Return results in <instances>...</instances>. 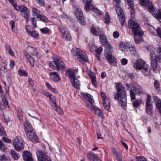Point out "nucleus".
I'll list each match as a JSON object with an SVG mask.
<instances>
[{
	"instance_id": "nucleus-8",
	"label": "nucleus",
	"mask_w": 161,
	"mask_h": 161,
	"mask_svg": "<svg viewBox=\"0 0 161 161\" xmlns=\"http://www.w3.org/2000/svg\"><path fill=\"white\" fill-rule=\"evenodd\" d=\"M24 141L20 136H17L14 138L13 144L15 149L19 151L23 148Z\"/></svg>"
},
{
	"instance_id": "nucleus-58",
	"label": "nucleus",
	"mask_w": 161,
	"mask_h": 161,
	"mask_svg": "<svg viewBox=\"0 0 161 161\" xmlns=\"http://www.w3.org/2000/svg\"><path fill=\"white\" fill-rule=\"evenodd\" d=\"M154 86L155 88L158 90L159 89V84L157 80H155L154 82Z\"/></svg>"
},
{
	"instance_id": "nucleus-50",
	"label": "nucleus",
	"mask_w": 161,
	"mask_h": 161,
	"mask_svg": "<svg viewBox=\"0 0 161 161\" xmlns=\"http://www.w3.org/2000/svg\"><path fill=\"white\" fill-rule=\"evenodd\" d=\"M31 23L32 25H33V26L34 28H35L36 27V18L33 17L31 19Z\"/></svg>"
},
{
	"instance_id": "nucleus-12",
	"label": "nucleus",
	"mask_w": 161,
	"mask_h": 161,
	"mask_svg": "<svg viewBox=\"0 0 161 161\" xmlns=\"http://www.w3.org/2000/svg\"><path fill=\"white\" fill-rule=\"evenodd\" d=\"M158 55L157 56L154 52L150 51V55L151 61L158 60V61L161 62V47H159L157 50Z\"/></svg>"
},
{
	"instance_id": "nucleus-19",
	"label": "nucleus",
	"mask_w": 161,
	"mask_h": 161,
	"mask_svg": "<svg viewBox=\"0 0 161 161\" xmlns=\"http://www.w3.org/2000/svg\"><path fill=\"white\" fill-rule=\"evenodd\" d=\"M49 75L50 76V78L51 80L54 81H58L61 80V78L59 77L58 75L56 72H54L50 73Z\"/></svg>"
},
{
	"instance_id": "nucleus-21",
	"label": "nucleus",
	"mask_w": 161,
	"mask_h": 161,
	"mask_svg": "<svg viewBox=\"0 0 161 161\" xmlns=\"http://www.w3.org/2000/svg\"><path fill=\"white\" fill-rule=\"evenodd\" d=\"M140 4L142 6H147L150 9H152L153 5L152 4L149 2V0H139Z\"/></svg>"
},
{
	"instance_id": "nucleus-4",
	"label": "nucleus",
	"mask_w": 161,
	"mask_h": 161,
	"mask_svg": "<svg viewBox=\"0 0 161 161\" xmlns=\"http://www.w3.org/2000/svg\"><path fill=\"white\" fill-rule=\"evenodd\" d=\"M148 67L147 64L142 61H136L134 64V68L136 70H141L146 76H149L151 75L150 69Z\"/></svg>"
},
{
	"instance_id": "nucleus-9",
	"label": "nucleus",
	"mask_w": 161,
	"mask_h": 161,
	"mask_svg": "<svg viewBox=\"0 0 161 161\" xmlns=\"http://www.w3.org/2000/svg\"><path fill=\"white\" fill-rule=\"evenodd\" d=\"M146 111L150 115L153 114V105L151 102V97L150 95H148L146 101Z\"/></svg>"
},
{
	"instance_id": "nucleus-38",
	"label": "nucleus",
	"mask_w": 161,
	"mask_h": 161,
	"mask_svg": "<svg viewBox=\"0 0 161 161\" xmlns=\"http://www.w3.org/2000/svg\"><path fill=\"white\" fill-rule=\"evenodd\" d=\"M142 103V101L141 99H138L136 100L132 103L133 107L134 108H136L140 106Z\"/></svg>"
},
{
	"instance_id": "nucleus-39",
	"label": "nucleus",
	"mask_w": 161,
	"mask_h": 161,
	"mask_svg": "<svg viewBox=\"0 0 161 161\" xmlns=\"http://www.w3.org/2000/svg\"><path fill=\"white\" fill-rule=\"evenodd\" d=\"M94 112L95 114L97 115L98 117H101L103 118V113L102 112L101 110L98 108H97Z\"/></svg>"
},
{
	"instance_id": "nucleus-49",
	"label": "nucleus",
	"mask_w": 161,
	"mask_h": 161,
	"mask_svg": "<svg viewBox=\"0 0 161 161\" xmlns=\"http://www.w3.org/2000/svg\"><path fill=\"white\" fill-rule=\"evenodd\" d=\"M2 140L4 142L7 143H11V140L7 137L4 136L2 138Z\"/></svg>"
},
{
	"instance_id": "nucleus-32",
	"label": "nucleus",
	"mask_w": 161,
	"mask_h": 161,
	"mask_svg": "<svg viewBox=\"0 0 161 161\" xmlns=\"http://www.w3.org/2000/svg\"><path fill=\"white\" fill-rule=\"evenodd\" d=\"M82 52L80 48H73L71 50V53L73 56H78Z\"/></svg>"
},
{
	"instance_id": "nucleus-61",
	"label": "nucleus",
	"mask_w": 161,
	"mask_h": 161,
	"mask_svg": "<svg viewBox=\"0 0 161 161\" xmlns=\"http://www.w3.org/2000/svg\"><path fill=\"white\" fill-rule=\"evenodd\" d=\"M86 106L87 107L89 108L92 111H93L95 112L96 109L97 108V107L96 106H89V105L88 104L87 105H86Z\"/></svg>"
},
{
	"instance_id": "nucleus-44",
	"label": "nucleus",
	"mask_w": 161,
	"mask_h": 161,
	"mask_svg": "<svg viewBox=\"0 0 161 161\" xmlns=\"http://www.w3.org/2000/svg\"><path fill=\"white\" fill-rule=\"evenodd\" d=\"M105 19V23L108 24L110 22V16L108 12L106 13Z\"/></svg>"
},
{
	"instance_id": "nucleus-60",
	"label": "nucleus",
	"mask_w": 161,
	"mask_h": 161,
	"mask_svg": "<svg viewBox=\"0 0 161 161\" xmlns=\"http://www.w3.org/2000/svg\"><path fill=\"white\" fill-rule=\"evenodd\" d=\"M127 90H131L133 87V85L130 83H126L125 85Z\"/></svg>"
},
{
	"instance_id": "nucleus-56",
	"label": "nucleus",
	"mask_w": 161,
	"mask_h": 161,
	"mask_svg": "<svg viewBox=\"0 0 161 161\" xmlns=\"http://www.w3.org/2000/svg\"><path fill=\"white\" fill-rule=\"evenodd\" d=\"M130 96L131 99L132 100H134L136 99V96L134 92L132 91H130Z\"/></svg>"
},
{
	"instance_id": "nucleus-10",
	"label": "nucleus",
	"mask_w": 161,
	"mask_h": 161,
	"mask_svg": "<svg viewBox=\"0 0 161 161\" xmlns=\"http://www.w3.org/2000/svg\"><path fill=\"white\" fill-rule=\"evenodd\" d=\"M115 9L117 14L120 19L119 21L121 23L122 26H123L125 21V17L122 9L118 5L116 6Z\"/></svg>"
},
{
	"instance_id": "nucleus-37",
	"label": "nucleus",
	"mask_w": 161,
	"mask_h": 161,
	"mask_svg": "<svg viewBox=\"0 0 161 161\" xmlns=\"http://www.w3.org/2000/svg\"><path fill=\"white\" fill-rule=\"evenodd\" d=\"M119 47L120 49L122 51L128 50V45L125 44L124 42H121L119 45Z\"/></svg>"
},
{
	"instance_id": "nucleus-53",
	"label": "nucleus",
	"mask_w": 161,
	"mask_h": 161,
	"mask_svg": "<svg viewBox=\"0 0 161 161\" xmlns=\"http://www.w3.org/2000/svg\"><path fill=\"white\" fill-rule=\"evenodd\" d=\"M13 7H14V9L17 10V11H21V10L24 7V5H20L18 7L16 4L14 5V6Z\"/></svg>"
},
{
	"instance_id": "nucleus-64",
	"label": "nucleus",
	"mask_w": 161,
	"mask_h": 161,
	"mask_svg": "<svg viewBox=\"0 0 161 161\" xmlns=\"http://www.w3.org/2000/svg\"><path fill=\"white\" fill-rule=\"evenodd\" d=\"M137 161H147L143 157H138L137 158Z\"/></svg>"
},
{
	"instance_id": "nucleus-11",
	"label": "nucleus",
	"mask_w": 161,
	"mask_h": 161,
	"mask_svg": "<svg viewBox=\"0 0 161 161\" xmlns=\"http://www.w3.org/2000/svg\"><path fill=\"white\" fill-rule=\"evenodd\" d=\"M36 155L38 160H47V161H50L51 159L47 155L46 153L39 150L36 152Z\"/></svg>"
},
{
	"instance_id": "nucleus-5",
	"label": "nucleus",
	"mask_w": 161,
	"mask_h": 161,
	"mask_svg": "<svg viewBox=\"0 0 161 161\" xmlns=\"http://www.w3.org/2000/svg\"><path fill=\"white\" fill-rule=\"evenodd\" d=\"M77 73V70L69 69L65 73L66 76H67L70 78L73 86L76 89L79 88L80 82L75 76Z\"/></svg>"
},
{
	"instance_id": "nucleus-30",
	"label": "nucleus",
	"mask_w": 161,
	"mask_h": 161,
	"mask_svg": "<svg viewBox=\"0 0 161 161\" xmlns=\"http://www.w3.org/2000/svg\"><path fill=\"white\" fill-rule=\"evenodd\" d=\"M129 50L130 52L134 56H135L137 54L136 48L131 45L128 44Z\"/></svg>"
},
{
	"instance_id": "nucleus-40",
	"label": "nucleus",
	"mask_w": 161,
	"mask_h": 161,
	"mask_svg": "<svg viewBox=\"0 0 161 161\" xmlns=\"http://www.w3.org/2000/svg\"><path fill=\"white\" fill-rule=\"evenodd\" d=\"M158 61V60L151 61V66L152 67V69L153 70H154L157 67V62Z\"/></svg>"
},
{
	"instance_id": "nucleus-48",
	"label": "nucleus",
	"mask_w": 161,
	"mask_h": 161,
	"mask_svg": "<svg viewBox=\"0 0 161 161\" xmlns=\"http://www.w3.org/2000/svg\"><path fill=\"white\" fill-rule=\"evenodd\" d=\"M45 85L46 86L48 89H49L50 90H51V91L54 93H55V88H53L48 83V82H46Z\"/></svg>"
},
{
	"instance_id": "nucleus-54",
	"label": "nucleus",
	"mask_w": 161,
	"mask_h": 161,
	"mask_svg": "<svg viewBox=\"0 0 161 161\" xmlns=\"http://www.w3.org/2000/svg\"><path fill=\"white\" fill-rule=\"evenodd\" d=\"M30 47L31 48L30 52L31 54L32 55H35L36 53L37 52L36 51V48H33L31 46H30Z\"/></svg>"
},
{
	"instance_id": "nucleus-6",
	"label": "nucleus",
	"mask_w": 161,
	"mask_h": 161,
	"mask_svg": "<svg viewBox=\"0 0 161 161\" xmlns=\"http://www.w3.org/2000/svg\"><path fill=\"white\" fill-rule=\"evenodd\" d=\"M92 0H82L83 4L85 5V9L86 11H88L90 9H92L98 15L102 14L103 13L97 8H94V5L91 3Z\"/></svg>"
},
{
	"instance_id": "nucleus-23",
	"label": "nucleus",
	"mask_w": 161,
	"mask_h": 161,
	"mask_svg": "<svg viewBox=\"0 0 161 161\" xmlns=\"http://www.w3.org/2000/svg\"><path fill=\"white\" fill-rule=\"evenodd\" d=\"M81 94L83 96L84 98H86L88 100L90 104H92L94 103V101L93 99V97L90 94L87 93H85L84 92L82 93Z\"/></svg>"
},
{
	"instance_id": "nucleus-2",
	"label": "nucleus",
	"mask_w": 161,
	"mask_h": 161,
	"mask_svg": "<svg viewBox=\"0 0 161 161\" xmlns=\"http://www.w3.org/2000/svg\"><path fill=\"white\" fill-rule=\"evenodd\" d=\"M129 27L131 29L132 32L136 36L134 37L136 43L138 44L143 41V38L141 36L143 35V32L142 31V29L138 23L135 21L130 20L128 22Z\"/></svg>"
},
{
	"instance_id": "nucleus-34",
	"label": "nucleus",
	"mask_w": 161,
	"mask_h": 161,
	"mask_svg": "<svg viewBox=\"0 0 161 161\" xmlns=\"http://www.w3.org/2000/svg\"><path fill=\"white\" fill-rule=\"evenodd\" d=\"M97 156L93 152H90L87 153V157L90 160L95 161L96 158Z\"/></svg>"
},
{
	"instance_id": "nucleus-31",
	"label": "nucleus",
	"mask_w": 161,
	"mask_h": 161,
	"mask_svg": "<svg viewBox=\"0 0 161 161\" xmlns=\"http://www.w3.org/2000/svg\"><path fill=\"white\" fill-rule=\"evenodd\" d=\"M154 98L156 101V107L159 112H161V100L157 97H155Z\"/></svg>"
},
{
	"instance_id": "nucleus-41",
	"label": "nucleus",
	"mask_w": 161,
	"mask_h": 161,
	"mask_svg": "<svg viewBox=\"0 0 161 161\" xmlns=\"http://www.w3.org/2000/svg\"><path fill=\"white\" fill-rule=\"evenodd\" d=\"M17 116L20 120H23V112L22 110H19L17 112Z\"/></svg>"
},
{
	"instance_id": "nucleus-3",
	"label": "nucleus",
	"mask_w": 161,
	"mask_h": 161,
	"mask_svg": "<svg viewBox=\"0 0 161 161\" xmlns=\"http://www.w3.org/2000/svg\"><path fill=\"white\" fill-rule=\"evenodd\" d=\"M52 58L53 61L49 62V67L54 69L64 70L65 65L64 62L60 60V58L56 55H54Z\"/></svg>"
},
{
	"instance_id": "nucleus-46",
	"label": "nucleus",
	"mask_w": 161,
	"mask_h": 161,
	"mask_svg": "<svg viewBox=\"0 0 161 161\" xmlns=\"http://www.w3.org/2000/svg\"><path fill=\"white\" fill-rule=\"evenodd\" d=\"M38 18L40 19V20L47 22L48 21V19L46 18L44 16H43L42 14H40V15L39 16Z\"/></svg>"
},
{
	"instance_id": "nucleus-13",
	"label": "nucleus",
	"mask_w": 161,
	"mask_h": 161,
	"mask_svg": "<svg viewBox=\"0 0 161 161\" xmlns=\"http://www.w3.org/2000/svg\"><path fill=\"white\" fill-rule=\"evenodd\" d=\"M99 38L100 39L101 44L103 46H104L106 47V49L113 47L109 43H108V41L105 36L100 35Z\"/></svg>"
},
{
	"instance_id": "nucleus-51",
	"label": "nucleus",
	"mask_w": 161,
	"mask_h": 161,
	"mask_svg": "<svg viewBox=\"0 0 161 161\" xmlns=\"http://www.w3.org/2000/svg\"><path fill=\"white\" fill-rule=\"evenodd\" d=\"M40 30L42 33L45 34H46L48 33L49 31L47 27H45L42 29H40Z\"/></svg>"
},
{
	"instance_id": "nucleus-1",
	"label": "nucleus",
	"mask_w": 161,
	"mask_h": 161,
	"mask_svg": "<svg viewBox=\"0 0 161 161\" xmlns=\"http://www.w3.org/2000/svg\"><path fill=\"white\" fill-rule=\"evenodd\" d=\"M116 88L117 94L114 96V98L118 99L120 106L123 109H125L127 108V99L125 88L120 83H116Z\"/></svg>"
},
{
	"instance_id": "nucleus-62",
	"label": "nucleus",
	"mask_w": 161,
	"mask_h": 161,
	"mask_svg": "<svg viewBox=\"0 0 161 161\" xmlns=\"http://www.w3.org/2000/svg\"><path fill=\"white\" fill-rule=\"evenodd\" d=\"M103 48L100 47L95 50V52L96 53V54H100L103 51Z\"/></svg>"
},
{
	"instance_id": "nucleus-7",
	"label": "nucleus",
	"mask_w": 161,
	"mask_h": 161,
	"mask_svg": "<svg viewBox=\"0 0 161 161\" xmlns=\"http://www.w3.org/2000/svg\"><path fill=\"white\" fill-rule=\"evenodd\" d=\"M113 52V47L105 50L104 55L106 58L107 61L109 63L114 62L116 63L117 62V59L112 55V53Z\"/></svg>"
},
{
	"instance_id": "nucleus-18",
	"label": "nucleus",
	"mask_w": 161,
	"mask_h": 161,
	"mask_svg": "<svg viewBox=\"0 0 161 161\" xmlns=\"http://www.w3.org/2000/svg\"><path fill=\"white\" fill-rule=\"evenodd\" d=\"M60 31L62 33V36L64 39L66 40H69L70 39V35L68 31H66L64 28H61Z\"/></svg>"
},
{
	"instance_id": "nucleus-16",
	"label": "nucleus",
	"mask_w": 161,
	"mask_h": 161,
	"mask_svg": "<svg viewBox=\"0 0 161 161\" xmlns=\"http://www.w3.org/2000/svg\"><path fill=\"white\" fill-rule=\"evenodd\" d=\"M147 8L150 11L153 15V16L156 18L161 19V9H159L158 11H156L154 10V8L153 7L152 9H150L147 6H146Z\"/></svg>"
},
{
	"instance_id": "nucleus-52",
	"label": "nucleus",
	"mask_w": 161,
	"mask_h": 161,
	"mask_svg": "<svg viewBox=\"0 0 161 161\" xmlns=\"http://www.w3.org/2000/svg\"><path fill=\"white\" fill-rule=\"evenodd\" d=\"M37 3H38L40 6L43 7L45 6V3L44 0H35Z\"/></svg>"
},
{
	"instance_id": "nucleus-33",
	"label": "nucleus",
	"mask_w": 161,
	"mask_h": 161,
	"mask_svg": "<svg viewBox=\"0 0 161 161\" xmlns=\"http://www.w3.org/2000/svg\"><path fill=\"white\" fill-rule=\"evenodd\" d=\"M26 30L29 35H30L31 36L34 37L36 38H38L39 34L37 32H36L35 31H30L28 29H27Z\"/></svg>"
},
{
	"instance_id": "nucleus-35",
	"label": "nucleus",
	"mask_w": 161,
	"mask_h": 161,
	"mask_svg": "<svg viewBox=\"0 0 161 161\" xmlns=\"http://www.w3.org/2000/svg\"><path fill=\"white\" fill-rule=\"evenodd\" d=\"M11 155L12 158L14 160L18 159L19 158V155L17 153L14 149L11 150Z\"/></svg>"
},
{
	"instance_id": "nucleus-36",
	"label": "nucleus",
	"mask_w": 161,
	"mask_h": 161,
	"mask_svg": "<svg viewBox=\"0 0 161 161\" xmlns=\"http://www.w3.org/2000/svg\"><path fill=\"white\" fill-rule=\"evenodd\" d=\"M32 12L33 15L38 19L39 16L40 15V11L35 8H33L32 9Z\"/></svg>"
},
{
	"instance_id": "nucleus-59",
	"label": "nucleus",
	"mask_w": 161,
	"mask_h": 161,
	"mask_svg": "<svg viewBox=\"0 0 161 161\" xmlns=\"http://www.w3.org/2000/svg\"><path fill=\"white\" fill-rule=\"evenodd\" d=\"M157 35L159 37L161 38V28L158 27L156 30V35Z\"/></svg>"
},
{
	"instance_id": "nucleus-45",
	"label": "nucleus",
	"mask_w": 161,
	"mask_h": 161,
	"mask_svg": "<svg viewBox=\"0 0 161 161\" xmlns=\"http://www.w3.org/2000/svg\"><path fill=\"white\" fill-rule=\"evenodd\" d=\"M156 29L152 26L150 25L149 27V31L151 33L153 34L154 35H156Z\"/></svg>"
},
{
	"instance_id": "nucleus-57",
	"label": "nucleus",
	"mask_w": 161,
	"mask_h": 161,
	"mask_svg": "<svg viewBox=\"0 0 161 161\" xmlns=\"http://www.w3.org/2000/svg\"><path fill=\"white\" fill-rule=\"evenodd\" d=\"M80 22V23L82 25H85L86 24V22L84 20V18L82 16H81L80 18H78Z\"/></svg>"
},
{
	"instance_id": "nucleus-55",
	"label": "nucleus",
	"mask_w": 161,
	"mask_h": 161,
	"mask_svg": "<svg viewBox=\"0 0 161 161\" xmlns=\"http://www.w3.org/2000/svg\"><path fill=\"white\" fill-rule=\"evenodd\" d=\"M0 158H1V160L3 161H9L10 160V159L7 156H6L4 155H3L2 156H1V157H0Z\"/></svg>"
},
{
	"instance_id": "nucleus-25",
	"label": "nucleus",
	"mask_w": 161,
	"mask_h": 161,
	"mask_svg": "<svg viewBox=\"0 0 161 161\" xmlns=\"http://www.w3.org/2000/svg\"><path fill=\"white\" fill-rule=\"evenodd\" d=\"M24 54L26 57L27 61L30 63L32 66H34V59L33 58L26 52L24 53Z\"/></svg>"
},
{
	"instance_id": "nucleus-26",
	"label": "nucleus",
	"mask_w": 161,
	"mask_h": 161,
	"mask_svg": "<svg viewBox=\"0 0 161 161\" xmlns=\"http://www.w3.org/2000/svg\"><path fill=\"white\" fill-rule=\"evenodd\" d=\"M112 151L116 156V159L118 161H122V156L118 150L115 147L112 148Z\"/></svg>"
},
{
	"instance_id": "nucleus-15",
	"label": "nucleus",
	"mask_w": 161,
	"mask_h": 161,
	"mask_svg": "<svg viewBox=\"0 0 161 161\" xmlns=\"http://www.w3.org/2000/svg\"><path fill=\"white\" fill-rule=\"evenodd\" d=\"M23 157L24 161H34L31 154L29 151H25L23 153Z\"/></svg>"
},
{
	"instance_id": "nucleus-20",
	"label": "nucleus",
	"mask_w": 161,
	"mask_h": 161,
	"mask_svg": "<svg viewBox=\"0 0 161 161\" xmlns=\"http://www.w3.org/2000/svg\"><path fill=\"white\" fill-rule=\"evenodd\" d=\"M77 58L78 60L80 61L87 62L88 58L86 56L85 53L83 51L80 52V53Z\"/></svg>"
},
{
	"instance_id": "nucleus-17",
	"label": "nucleus",
	"mask_w": 161,
	"mask_h": 161,
	"mask_svg": "<svg viewBox=\"0 0 161 161\" xmlns=\"http://www.w3.org/2000/svg\"><path fill=\"white\" fill-rule=\"evenodd\" d=\"M128 5L131 8L130 11L131 17L134 18L135 15V11L134 9V3L133 0H127Z\"/></svg>"
},
{
	"instance_id": "nucleus-42",
	"label": "nucleus",
	"mask_w": 161,
	"mask_h": 161,
	"mask_svg": "<svg viewBox=\"0 0 161 161\" xmlns=\"http://www.w3.org/2000/svg\"><path fill=\"white\" fill-rule=\"evenodd\" d=\"M18 73L20 76H27V72L24 70L19 69L18 71Z\"/></svg>"
},
{
	"instance_id": "nucleus-47",
	"label": "nucleus",
	"mask_w": 161,
	"mask_h": 161,
	"mask_svg": "<svg viewBox=\"0 0 161 161\" xmlns=\"http://www.w3.org/2000/svg\"><path fill=\"white\" fill-rule=\"evenodd\" d=\"M46 96L47 97H49L50 101L52 103H54L56 102L55 100V98L53 96L52 94L49 95L48 94V95H47Z\"/></svg>"
},
{
	"instance_id": "nucleus-28",
	"label": "nucleus",
	"mask_w": 161,
	"mask_h": 161,
	"mask_svg": "<svg viewBox=\"0 0 161 161\" xmlns=\"http://www.w3.org/2000/svg\"><path fill=\"white\" fill-rule=\"evenodd\" d=\"M74 9L75 14L77 19L80 18V17L83 16V13L81 12V10L80 8L75 7Z\"/></svg>"
},
{
	"instance_id": "nucleus-14",
	"label": "nucleus",
	"mask_w": 161,
	"mask_h": 161,
	"mask_svg": "<svg viewBox=\"0 0 161 161\" xmlns=\"http://www.w3.org/2000/svg\"><path fill=\"white\" fill-rule=\"evenodd\" d=\"M26 136L32 142H36L38 140V136L34 131L26 132Z\"/></svg>"
},
{
	"instance_id": "nucleus-29",
	"label": "nucleus",
	"mask_w": 161,
	"mask_h": 161,
	"mask_svg": "<svg viewBox=\"0 0 161 161\" xmlns=\"http://www.w3.org/2000/svg\"><path fill=\"white\" fill-rule=\"evenodd\" d=\"M91 32L93 35L97 36L100 33V30L99 27L96 28L94 27H92L91 28Z\"/></svg>"
},
{
	"instance_id": "nucleus-63",
	"label": "nucleus",
	"mask_w": 161,
	"mask_h": 161,
	"mask_svg": "<svg viewBox=\"0 0 161 161\" xmlns=\"http://www.w3.org/2000/svg\"><path fill=\"white\" fill-rule=\"evenodd\" d=\"M2 107H3V108H8L9 106L8 105V102L3 103V104L1 106V108H2Z\"/></svg>"
},
{
	"instance_id": "nucleus-22",
	"label": "nucleus",
	"mask_w": 161,
	"mask_h": 161,
	"mask_svg": "<svg viewBox=\"0 0 161 161\" xmlns=\"http://www.w3.org/2000/svg\"><path fill=\"white\" fill-rule=\"evenodd\" d=\"M24 125L26 128L25 131H26V132H31L34 131L32 126L28 122L27 120L25 121L24 124Z\"/></svg>"
},
{
	"instance_id": "nucleus-24",
	"label": "nucleus",
	"mask_w": 161,
	"mask_h": 161,
	"mask_svg": "<svg viewBox=\"0 0 161 161\" xmlns=\"http://www.w3.org/2000/svg\"><path fill=\"white\" fill-rule=\"evenodd\" d=\"M20 14L21 15L24 17L30 16V12L28 8L24 6L20 11Z\"/></svg>"
},
{
	"instance_id": "nucleus-43",
	"label": "nucleus",
	"mask_w": 161,
	"mask_h": 161,
	"mask_svg": "<svg viewBox=\"0 0 161 161\" xmlns=\"http://www.w3.org/2000/svg\"><path fill=\"white\" fill-rule=\"evenodd\" d=\"M6 148V146L0 140V150L3 152H5Z\"/></svg>"
},
{
	"instance_id": "nucleus-27",
	"label": "nucleus",
	"mask_w": 161,
	"mask_h": 161,
	"mask_svg": "<svg viewBox=\"0 0 161 161\" xmlns=\"http://www.w3.org/2000/svg\"><path fill=\"white\" fill-rule=\"evenodd\" d=\"M110 100L108 98L103 100V104L104 109L108 111L110 108Z\"/></svg>"
}]
</instances>
